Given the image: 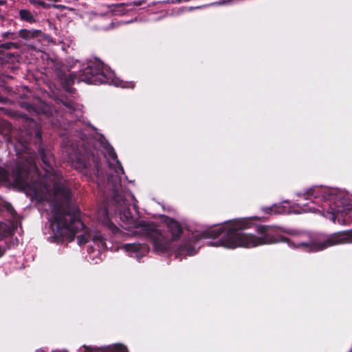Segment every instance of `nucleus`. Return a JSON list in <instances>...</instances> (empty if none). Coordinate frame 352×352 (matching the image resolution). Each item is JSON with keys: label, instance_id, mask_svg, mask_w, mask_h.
Returning a JSON list of instances; mask_svg holds the SVG:
<instances>
[{"label": "nucleus", "instance_id": "1", "mask_svg": "<svg viewBox=\"0 0 352 352\" xmlns=\"http://www.w3.org/2000/svg\"><path fill=\"white\" fill-rule=\"evenodd\" d=\"M24 120L23 129L20 131L18 142L24 150H28L30 144L35 145L39 157L44 165L46 177L53 183L54 203L52 220L50 227L55 241H72L76 234L83 231V234L77 236L78 243L81 245L92 241L102 248H106L105 238L99 231H91L80 218V210L72 202L71 189L62 183V175L52 166L53 157L50 151L42 144V131L33 118L26 114L21 116Z\"/></svg>", "mask_w": 352, "mask_h": 352}, {"label": "nucleus", "instance_id": "2", "mask_svg": "<svg viewBox=\"0 0 352 352\" xmlns=\"http://www.w3.org/2000/svg\"><path fill=\"white\" fill-rule=\"evenodd\" d=\"M265 217L254 216L249 218L236 219L225 223V248L234 249L238 247L254 248L265 244H273L279 242L287 243L290 247L302 248L309 252L324 250L331 246L352 243V229L336 232L324 241H313L294 244L290 240L278 232L276 227L259 225L256 232L261 234L257 236L252 234H246L242 230L249 228L252 220L265 221Z\"/></svg>", "mask_w": 352, "mask_h": 352}, {"label": "nucleus", "instance_id": "3", "mask_svg": "<svg viewBox=\"0 0 352 352\" xmlns=\"http://www.w3.org/2000/svg\"><path fill=\"white\" fill-rule=\"evenodd\" d=\"M114 202L120 211V220L126 226L125 229L141 228L152 241L155 251L164 252L168 249L169 245L168 239L158 230L154 223L144 221L138 222L134 219L125 198L123 197V200L120 199V203Z\"/></svg>", "mask_w": 352, "mask_h": 352}, {"label": "nucleus", "instance_id": "4", "mask_svg": "<svg viewBox=\"0 0 352 352\" xmlns=\"http://www.w3.org/2000/svg\"><path fill=\"white\" fill-rule=\"evenodd\" d=\"M36 170V166L33 157H19L11 173L0 166V178L16 187L23 188L28 186L29 176L31 172Z\"/></svg>", "mask_w": 352, "mask_h": 352}, {"label": "nucleus", "instance_id": "5", "mask_svg": "<svg viewBox=\"0 0 352 352\" xmlns=\"http://www.w3.org/2000/svg\"><path fill=\"white\" fill-rule=\"evenodd\" d=\"M68 152V157L72 166L85 175L92 177L98 176L100 171V157L91 151L82 153L78 151Z\"/></svg>", "mask_w": 352, "mask_h": 352}, {"label": "nucleus", "instance_id": "6", "mask_svg": "<svg viewBox=\"0 0 352 352\" xmlns=\"http://www.w3.org/2000/svg\"><path fill=\"white\" fill-rule=\"evenodd\" d=\"M113 74L109 72L104 63L98 59L89 61L86 67L78 73V82H85L87 84L100 85L110 84Z\"/></svg>", "mask_w": 352, "mask_h": 352}, {"label": "nucleus", "instance_id": "7", "mask_svg": "<svg viewBox=\"0 0 352 352\" xmlns=\"http://www.w3.org/2000/svg\"><path fill=\"white\" fill-rule=\"evenodd\" d=\"M20 107L27 110L32 116L36 115L38 116L40 120H43V117H44L52 124L53 128L61 127L60 120L54 118V114H56V111L53 107L46 104H41L39 107H37L33 103L27 101L21 102Z\"/></svg>", "mask_w": 352, "mask_h": 352}, {"label": "nucleus", "instance_id": "8", "mask_svg": "<svg viewBox=\"0 0 352 352\" xmlns=\"http://www.w3.org/2000/svg\"><path fill=\"white\" fill-rule=\"evenodd\" d=\"M322 208L323 210L327 209V214L324 215L333 222L340 215L346 216L350 210L349 207L346 205L345 199L337 195L331 197L329 201H324Z\"/></svg>", "mask_w": 352, "mask_h": 352}, {"label": "nucleus", "instance_id": "9", "mask_svg": "<svg viewBox=\"0 0 352 352\" xmlns=\"http://www.w3.org/2000/svg\"><path fill=\"white\" fill-rule=\"evenodd\" d=\"M19 59L17 54H0V69L5 73L14 74L19 68Z\"/></svg>", "mask_w": 352, "mask_h": 352}, {"label": "nucleus", "instance_id": "10", "mask_svg": "<svg viewBox=\"0 0 352 352\" xmlns=\"http://www.w3.org/2000/svg\"><path fill=\"white\" fill-rule=\"evenodd\" d=\"M167 226L168 228V231L171 234V240L169 239V238L166 235L164 232L160 230V232L164 235V236H166L168 239L169 243L168 249L163 253L168 252L171 247V241L178 240L181 237L182 234L183 233L182 226L177 221H176L174 219H168L167 221ZM158 230L160 231V230ZM157 252L159 253H162L161 252L159 251Z\"/></svg>", "mask_w": 352, "mask_h": 352}, {"label": "nucleus", "instance_id": "11", "mask_svg": "<svg viewBox=\"0 0 352 352\" xmlns=\"http://www.w3.org/2000/svg\"><path fill=\"white\" fill-rule=\"evenodd\" d=\"M57 77L62 85V87L67 92L72 93L73 88L72 86L74 84L76 80H78V74L70 73L69 74L59 70L56 72Z\"/></svg>", "mask_w": 352, "mask_h": 352}, {"label": "nucleus", "instance_id": "12", "mask_svg": "<svg viewBox=\"0 0 352 352\" xmlns=\"http://www.w3.org/2000/svg\"><path fill=\"white\" fill-rule=\"evenodd\" d=\"M109 183L112 184V192H113V201L120 203V199L123 200V196L120 193L119 189L120 187L121 179L118 175H109L107 177Z\"/></svg>", "mask_w": 352, "mask_h": 352}, {"label": "nucleus", "instance_id": "13", "mask_svg": "<svg viewBox=\"0 0 352 352\" xmlns=\"http://www.w3.org/2000/svg\"><path fill=\"white\" fill-rule=\"evenodd\" d=\"M43 36L44 33L40 30L21 29L19 30V37L26 41L32 39H38L39 41Z\"/></svg>", "mask_w": 352, "mask_h": 352}, {"label": "nucleus", "instance_id": "14", "mask_svg": "<svg viewBox=\"0 0 352 352\" xmlns=\"http://www.w3.org/2000/svg\"><path fill=\"white\" fill-rule=\"evenodd\" d=\"M261 212L265 215L281 214L285 212L286 208L281 204H273L270 206L261 207Z\"/></svg>", "mask_w": 352, "mask_h": 352}, {"label": "nucleus", "instance_id": "15", "mask_svg": "<svg viewBox=\"0 0 352 352\" xmlns=\"http://www.w3.org/2000/svg\"><path fill=\"white\" fill-rule=\"evenodd\" d=\"M104 148H105V151H106L107 153L108 154L109 157L110 158H111L113 161H115L116 163V165H117V167H116L117 170H116V173H118V174L120 173H120H124L123 167L122 166L120 162L118 159L117 154H116L113 147L111 144H108L107 145L105 146Z\"/></svg>", "mask_w": 352, "mask_h": 352}, {"label": "nucleus", "instance_id": "16", "mask_svg": "<svg viewBox=\"0 0 352 352\" xmlns=\"http://www.w3.org/2000/svg\"><path fill=\"white\" fill-rule=\"evenodd\" d=\"M107 6L113 14L123 15L127 12L125 8L129 6V4L127 3H120L108 5Z\"/></svg>", "mask_w": 352, "mask_h": 352}, {"label": "nucleus", "instance_id": "17", "mask_svg": "<svg viewBox=\"0 0 352 352\" xmlns=\"http://www.w3.org/2000/svg\"><path fill=\"white\" fill-rule=\"evenodd\" d=\"M19 16L21 21H25L30 24L35 23L36 22L35 16L29 10H19Z\"/></svg>", "mask_w": 352, "mask_h": 352}, {"label": "nucleus", "instance_id": "18", "mask_svg": "<svg viewBox=\"0 0 352 352\" xmlns=\"http://www.w3.org/2000/svg\"><path fill=\"white\" fill-rule=\"evenodd\" d=\"M0 133L6 138L9 142L10 140V135L12 132V126L8 122L1 120H0Z\"/></svg>", "mask_w": 352, "mask_h": 352}, {"label": "nucleus", "instance_id": "19", "mask_svg": "<svg viewBox=\"0 0 352 352\" xmlns=\"http://www.w3.org/2000/svg\"><path fill=\"white\" fill-rule=\"evenodd\" d=\"M195 254V248L189 243H184L177 250V256H192Z\"/></svg>", "mask_w": 352, "mask_h": 352}, {"label": "nucleus", "instance_id": "20", "mask_svg": "<svg viewBox=\"0 0 352 352\" xmlns=\"http://www.w3.org/2000/svg\"><path fill=\"white\" fill-rule=\"evenodd\" d=\"M320 197V190L316 188H310L308 189L305 193L302 195V197L304 199L308 200L310 199L311 201L314 202V199L319 198Z\"/></svg>", "mask_w": 352, "mask_h": 352}, {"label": "nucleus", "instance_id": "21", "mask_svg": "<svg viewBox=\"0 0 352 352\" xmlns=\"http://www.w3.org/2000/svg\"><path fill=\"white\" fill-rule=\"evenodd\" d=\"M21 43L15 41H8L0 44V54H10L9 52H5V50L10 49H19Z\"/></svg>", "mask_w": 352, "mask_h": 352}, {"label": "nucleus", "instance_id": "22", "mask_svg": "<svg viewBox=\"0 0 352 352\" xmlns=\"http://www.w3.org/2000/svg\"><path fill=\"white\" fill-rule=\"evenodd\" d=\"M103 352H128L127 348L122 344H116L103 348Z\"/></svg>", "mask_w": 352, "mask_h": 352}, {"label": "nucleus", "instance_id": "23", "mask_svg": "<svg viewBox=\"0 0 352 352\" xmlns=\"http://www.w3.org/2000/svg\"><path fill=\"white\" fill-rule=\"evenodd\" d=\"M1 37L2 40L16 41L19 38V31L18 32L10 31L5 32L2 33Z\"/></svg>", "mask_w": 352, "mask_h": 352}, {"label": "nucleus", "instance_id": "24", "mask_svg": "<svg viewBox=\"0 0 352 352\" xmlns=\"http://www.w3.org/2000/svg\"><path fill=\"white\" fill-rule=\"evenodd\" d=\"M62 103L69 113L75 111L78 108L77 104L71 100H62Z\"/></svg>", "mask_w": 352, "mask_h": 352}, {"label": "nucleus", "instance_id": "25", "mask_svg": "<svg viewBox=\"0 0 352 352\" xmlns=\"http://www.w3.org/2000/svg\"><path fill=\"white\" fill-rule=\"evenodd\" d=\"M5 210L12 212L14 210V208L10 204H6L5 205L0 204V214H1Z\"/></svg>", "mask_w": 352, "mask_h": 352}, {"label": "nucleus", "instance_id": "26", "mask_svg": "<svg viewBox=\"0 0 352 352\" xmlns=\"http://www.w3.org/2000/svg\"><path fill=\"white\" fill-rule=\"evenodd\" d=\"M146 3L145 0H138V1H132V2H129L127 3L129 4V6H140L143 5L144 3Z\"/></svg>", "mask_w": 352, "mask_h": 352}, {"label": "nucleus", "instance_id": "27", "mask_svg": "<svg viewBox=\"0 0 352 352\" xmlns=\"http://www.w3.org/2000/svg\"><path fill=\"white\" fill-rule=\"evenodd\" d=\"M34 194L40 201L45 199V195L43 193H40L36 189H34Z\"/></svg>", "mask_w": 352, "mask_h": 352}, {"label": "nucleus", "instance_id": "28", "mask_svg": "<svg viewBox=\"0 0 352 352\" xmlns=\"http://www.w3.org/2000/svg\"><path fill=\"white\" fill-rule=\"evenodd\" d=\"M30 2L33 4H36V5H38V6H41L43 8H45L46 7V3L45 2L43 1H32L31 0Z\"/></svg>", "mask_w": 352, "mask_h": 352}, {"label": "nucleus", "instance_id": "29", "mask_svg": "<svg viewBox=\"0 0 352 352\" xmlns=\"http://www.w3.org/2000/svg\"><path fill=\"white\" fill-rule=\"evenodd\" d=\"M130 245L133 248V250H134V251H136L138 249V245H136V244Z\"/></svg>", "mask_w": 352, "mask_h": 352}, {"label": "nucleus", "instance_id": "30", "mask_svg": "<svg viewBox=\"0 0 352 352\" xmlns=\"http://www.w3.org/2000/svg\"><path fill=\"white\" fill-rule=\"evenodd\" d=\"M4 254H5V250H4V249H2V248L0 247V257H1Z\"/></svg>", "mask_w": 352, "mask_h": 352}, {"label": "nucleus", "instance_id": "31", "mask_svg": "<svg viewBox=\"0 0 352 352\" xmlns=\"http://www.w3.org/2000/svg\"><path fill=\"white\" fill-rule=\"evenodd\" d=\"M5 77H6L7 78H9V79H12V76L11 75H10L9 74H6L5 75Z\"/></svg>", "mask_w": 352, "mask_h": 352}, {"label": "nucleus", "instance_id": "32", "mask_svg": "<svg viewBox=\"0 0 352 352\" xmlns=\"http://www.w3.org/2000/svg\"><path fill=\"white\" fill-rule=\"evenodd\" d=\"M36 352H43L41 349H38L36 351Z\"/></svg>", "mask_w": 352, "mask_h": 352}, {"label": "nucleus", "instance_id": "33", "mask_svg": "<svg viewBox=\"0 0 352 352\" xmlns=\"http://www.w3.org/2000/svg\"><path fill=\"white\" fill-rule=\"evenodd\" d=\"M46 190H48V186H45Z\"/></svg>", "mask_w": 352, "mask_h": 352}]
</instances>
